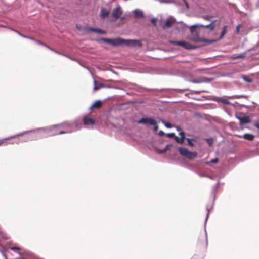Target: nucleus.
<instances>
[{"instance_id":"20","label":"nucleus","mask_w":259,"mask_h":259,"mask_svg":"<svg viewBox=\"0 0 259 259\" xmlns=\"http://www.w3.org/2000/svg\"><path fill=\"white\" fill-rule=\"evenodd\" d=\"M102 105V102L101 101H97L92 105L91 108H100Z\"/></svg>"},{"instance_id":"28","label":"nucleus","mask_w":259,"mask_h":259,"mask_svg":"<svg viewBox=\"0 0 259 259\" xmlns=\"http://www.w3.org/2000/svg\"><path fill=\"white\" fill-rule=\"evenodd\" d=\"M211 17L208 15L203 16V18L206 20L210 21Z\"/></svg>"},{"instance_id":"34","label":"nucleus","mask_w":259,"mask_h":259,"mask_svg":"<svg viewBox=\"0 0 259 259\" xmlns=\"http://www.w3.org/2000/svg\"><path fill=\"white\" fill-rule=\"evenodd\" d=\"M45 46H46L47 48H48L49 49H50V50H51V51H53V52H55V53H56L59 54V53L57 51L54 50L53 49L51 48V47H49V46H47V45H45Z\"/></svg>"},{"instance_id":"2","label":"nucleus","mask_w":259,"mask_h":259,"mask_svg":"<svg viewBox=\"0 0 259 259\" xmlns=\"http://www.w3.org/2000/svg\"><path fill=\"white\" fill-rule=\"evenodd\" d=\"M101 40L103 42L111 45L112 46L117 47L123 45L124 39L118 37L115 39L103 38Z\"/></svg>"},{"instance_id":"15","label":"nucleus","mask_w":259,"mask_h":259,"mask_svg":"<svg viewBox=\"0 0 259 259\" xmlns=\"http://www.w3.org/2000/svg\"><path fill=\"white\" fill-rule=\"evenodd\" d=\"M83 123L84 125H93L95 124V120L91 118L85 117L83 119Z\"/></svg>"},{"instance_id":"10","label":"nucleus","mask_w":259,"mask_h":259,"mask_svg":"<svg viewBox=\"0 0 259 259\" xmlns=\"http://www.w3.org/2000/svg\"><path fill=\"white\" fill-rule=\"evenodd\" d=\"M215 21H213L211 22V24L207 25L200 24L199 27L207 28V29H209V30H210L211 31H213L214 30L215 27Z\"/></svg>"},{"instance_id":"9","label":"nucleus","mask_w":259,"mask_h":259,"mask_svg":"<svg viewBox=\"0 0 259 259\" xmlns=\"http://www.w3.org/2000/svg\"><path fill=\"white\" fill-rule=\"evenodd\" d=\"M85 31L87 32H94V33H97L98 34H104L106 33V31L104 30H103L100 29H96V28H92V27H87L85 28Z\"/></svg>"},{"instance_id":"21","label":"nucleus","mask_w":259,"mask_h":259,"mask_svg":"<svg viewBox=\"0 0 259 259\" xmlns=\"http://www.w3.org/2000/svg\"><path fill=\"white\" fill-rule=\"evenodd\" d=\"M134 16L136 18H141L143 16L142 11L139 9H136L134 11Z\"/></svg>"},{"instance_id":"7","label":"nucleus","mask_w":259,"mask_h":259,"mask_svg":"<svg viewBox=\"0 0 259 259\" xmlns=\"http://www.w3.org/2000/svg\"><path fill=\"white\" fill-rule=\"evenodd\" d=\"M139 124H145L154 125L156 124V121L152 118H142L138 122Z\"/></svg>"},{"instance_id":"23","label":"nucleus","mask_w":259,"mask_h":259,"mask_svg":"<svg viewBox=\"0 0 259 259\" xmlns=\"http://www.w3.org/2000/svg\"><path fill=\"white\" fill-rule=\"evenodd\" d=\"M200 25H192L190 27V30L191 33L195 32L196 28L199 27Z\"/></svg>"},{"instance_id":"6","label":"nucleus","mask_w":259,"mask_h":259,"mask_svg":"<svg viewBox=\"0 0 259 259\" xmlns=\"http://www.w3.org/2000/svg\"><path fill=\"white\" fill-rule=\"evenodd\" d=\"M123 11L120 6H118L115 9H113L112 15L116 20L118 19L121 15L122 14Z\"/></svg>"},{"instance_id":"30","label":"nucleus","mask_w":259,"mask_h":259,"mask_svg":"<svg viewBox=\"0 0 259 259\" xmlns=\"http://www.w3.org/2000/svg\"><path fill=\"white\" fill-rule=\"evenodd\" d=\"M151 23L154 25H156L157 19L156 18H153L151 20Z\"/></svg>"},{"instance_id":"1","label":"nucleus","mask_w":259,"mask_h":259,"mask_svg":"<svg viewBox=\"0 0 259 259\" xmlns=\"http://www.w3.org/2000/svg\"><path fill=\"white\" fill-rule=\"evenodd\" d=\"M24 135V137L22 138H18V140L15 141L16 143H18V142H23V141H27L29 140H31L33 139V136L30 134H28L27 132H25L23 133H21L18 134L17 135H15L9 138H6L3 139H0V146H1L3 144L5 143L7 140L12 139L15 138L17 137L22 136Z\"/></svg>"},{"instance_id":"5","label":"nucleus","mask_w":259,"mask_h":259,"mask_svg":"<svg viewBox=\"0 0 259 259\" xmlns=\"http://www.w3.org/2000/svg\"><path fill=\"white\" fill-rule=\"evenodd\" d=\"M123 44H125L128 47L138 46L140 47L142 46V44L140 40L133 39H124Z\"/></svg>"},{"instance_id":"33","label":"nucleus","mask_w":259,"mask_h":259,"mask_svg":"<svg viewBox=\"0 0 259 259\" xmlns=\"http://www.w3.org/2000/svg\"><path fill=\"white\" fill-rule=\"evenodd\" d=\"M218 162V158H215L212 160H211V163H216Z\"/></svg>"},{"instance_id":"17","label":"nucleus","mask_w":259,"mask_h":259,"mask_svg":"<svg viewBox=\"0 0 259 259\" xmlns=\"http://www.w3.org/2000/svg\"><path fill=\"white\" fill-rule=\"evenodd\" d=\"M191 39L195 42H206L207 41V40L206 39L200 38L198 35L193 37Z\"/></svg>"},{"instance_id":"3","label":"nucleus","mask_w":259,"mask_h":259,"mask_svg":"<svg viewBox=\"0 0 259 259\" xmlns=\"http://www.w3.org/2000/svg\"><path fill=\"white\" fill-rule=\"evenodd\" d=\"M178 150L181 155L184 156L189 159H192L195 157L197 155L196 152H192L189 151L185 148L180 147Z\"/></svg>"},{"instance_id":"8","label":"nucleus","mask_w":259,"mask_h":259,"mask_svg":"<svg viewBox=\"0 0 259 259\" xmlns=\"http://www.w3.org/2000/svg\"><path fill=\"white\" fill-rule=\"evenodd\" d=\"M62 125H54L52 127V129L51 130L52 132L54 135H57V134H62L64 133H66V132L63 131L61 130H60L59 128L61 127Z\"/></svg>"},{"instance_id":"40","label":"nucleus","mask_w":259,"mask_h":259,"mask_svg":"<svg viewBox=\"0 0 259 259\" xmlns=\"http://www.w3.org/2000/svg\"><path fill=\"white\" fill-rule=\"evenodd\" d=\"M184 2L185 3V5H186V7L187 8H189V5H188V3L185 0H184Z\"/></svg>"},{"instance_id":"19","label":"nucleus","mask_w":259,"mask_h":259,"mask_svg":"<svg viewBox=\"0 0 259 259\" xmlns=\"http://www.w3.org/2000/svg\"><path fill=\"white\" fill-rule=\"evenodd\" d=\"M94 90L96 91L104 87V85L101 83L98 82L96 80L94 81Z\"/></svg>"},{"instance_id":"41","label":"nucleus","mask_w":259,"mask_h":259,"mask_svg":"<svg viewBox=\"0 0 259 259\" xmlns=\"http://www.w3.org/2000/svg\"><path fill=\"white\" fill-rule=\"evenodd\" d=\"M192 92L193 93H194V94H199L201 92L200 91H192Z\"/></svg>"},{"instance_id":"31","label":"nucleus","mask_w":259,"mask_h":259,"mask_svg":"<svg viewBox=\"0 0 259 259\" xmlns=\"http://www.w3.org/2000/svg\"><path fill=\"white\" fill-rule=\"evenodd\" d=\"M220 101H221L223 103H224L226 104H227V105L230 103V102L226 99L220 100Z\"/></svg>"},{"instance_id":"18","label":"nucleus","mask_w":259,"mask_h":259,"mask_svg":"<svg viewBox=\"0 0 259 259\" xmlns=\"http://www.w3.org/2000/svg\"><path fill=\"white\" fill-rule=\"evenodd\" d=\"M174 23V21L171 19L167 20L166 21V22H165V25H164V28H170L172 26Z\"/></svg>"},{"instance_id":"22","label":"nucleus","mask_w":259,"mask_h":259,"mask_svg":"<svg viewBox=\"0 0 259 259\" xmlns=\"http://www.w3.org/2000/svg\"><path fill=\"white\" fill-rule=\"evenodd\" d=\"M242 78L246 82H248V83H251L252 82V79L249 78L248 77L245 76V75H242Z\"/></svg>"},{"instance_id":"11","label":"nucleus","mask_w":259,"mask_h":259,"mask_svg":"<svg viewBox=\"0 0 259 259\" xmlns=\"http://www.w3.org/2000/svg\"><path fill=\"white\" fill-rule=\"evenodd\" d=\"M177 130L178 131H180L179 134L181 136V137L179 138V141H178V143L180 144H183L184 143L185 139H186V138L185 137V133L183 131H181V128L180 127H177Z\"/></svg>"},{"instance_id":"39","label":"nucleus","mask_w":259,"mask_h":259,"mask_svg":"<svg viewBox=\"0 0 259 259\" xmlns=\"http://www.w3.org/2000/svg\"><path fill=\"white\" fill-rule=\"evenodd\" d=\"M176 141L178 143V141H179V137L178 136L174 137Z\"/></svg>"},{"instance_id":"4","label":"nucleus","mask_w":259,"mask_h":259,"mask_svg":"<svg viewBox=\"0 0 259 259\" xmlns=\"http://www.w3.org/2000/svg\"><path fill=\"white\" fill-rule=\"evenodd\" d=\"M170 42L172 45L181 46L187 49H192L195 48L191 44L185 41H170Z\"/></svg>"},{"instance_id":"16","label":"nucleus","mask_w":259,"mask_h":259,"mask_svg":"<svg viewBox=\"0 0 259 259\" xmlns=\"http://www.w3.org/2000/svg\"><path fill=\"white\" fill-rule=\"evenodd\" d=\"M246 56V53L244 52L240 54H233L231 56V58L233 59H237L239 58H244Z\"/></svg>"},{"instance_id":"29","label":"nucleus","mask_w":259,"mask_h":259,"mask_svg":"<svg viewBox=\"0 0 259 259\" xmlns=\"http://www.w3.org/2000/svg\"><path fill=\"white\" fill-rule=\"evenodd\" d=\"M167 136L169 138H174V137H175V134L174 133H170L167 134Z\"/></svg>"},{"instance_id":"32","label":"nucleus","mask_w":259,"mask_h":259,"mask_svg":"<svg viewBox=\"0 0 259 259\" xmlns=\"http://www.w3.org/2000/svg\"><path fill=\"white\" fill-rule=\"evenodd\" d=\"M169 145H166L165 148H164L163 149H162V150L161 151V152H166V150H167L169 149Z\"/></svg>"},{"instance_id":"12","label":"nucleus","mask_w":259,"mask_h":259,"mask_svg":"<svg viewBox=\"0 0 259 259\" xmlns=\"http://www.w3.org/2000/svg\"><path fill=\"white\" fill-rule=\"evenodd\" d=\"M238 118L239 120L240 124H244L250 122V119L247 116H245L243 117H238Z\"/></svg>"},{"instance_id":"14","label":"nucleus","mask_w":259,"mask_h":259,"mask_svg":"<svg viewBox=\"0 0 259 259\" xmlns=\"http://www.w3.org/2000/svg\"><path fill=\"white\" fill-rule=\"evenodd\" d=\"M109 15V12L106 9L102 8L101 10L100 17L102 19H105L108 17Z\"/></svg>"},{"instance_id":"35","label":"nucleus","mask_w":259,"mask_h":259,"mask_svg":"<svg viewBox=\"0 0 259 259\" xmlns=\"http://www.w3.org/2000/svg\"><path fill=\"white\" fill-rule=\"evenodd\" d=\"M154 126V130L155 131H157L158 129V126L157 125V123L156 124L153 125Z\"/></svg>"},{"instance_id":"24","label":"nucleus","mask_w":259,"mask_h":259,"mask_svg":"<svg viewBox=\"0 0 259 259\" xmlns=\"http://www.w3.org/2000/svg\"><path fill=\"white\" fill-rule=\"evenodd\" d=\"M186 140L188 142V145H189L191 147L194 146V144L192 142L193 141H195V140L194 139L186 138Z\"/></svg>"},{"instance_id":"13","label":"nucleus","mask_w":259,"mask_h":259,"mask_svg":"<svg viewBox=\"0 0 259 259\" xmlns=\"http://www.w3.org/2000/svg\"><path fill=\"white\" fill-rule=\"evenodd\" d=\"M239 137L240 138H243L244 139L249 141H252L254 138V136L250 133H246L242 136H239Z\"/></svg>"},{"instance_id":"25","label":"nucleus","mask_w":259,"mask_h":259,"mask_svg":"<svg viewBox=\"0 0 259 259\" xmlns=\"http://www.w3.org/2000/svg\"><path fill=\"white\" fill-rule=\"evenodd\" d=\"M227 26H225L223 28V29L222 30V32L221 33V36H220V39L222 38L223 36L225 35V34L226 33L227 31Z\"/></svg>"},{"instance_id":"37","label":"nucleus","mask_w":259,"mask_h":259,"mask_svg":"<svg viewBox=\"0 0 259 259\" xmlns=\"http://www.w3.org/2000/svg\"><path fill=\"white\" fill-rule=\"evenodd\" d=\"M254 126L259 130V123H255Z\"/></svg>"},{"instance_id":"44","label":"nucleus","mask_w":259,"mask_h":259,"mask_svg":"<svg viewBox=\"0 0 259 259\" xmlns=\"http://www.w3.org/2000/svg\"><path fill=\"white\" fill-rule=\"evenodd\" d=\"M162 150H159V151H158V153H163V152H161V151H162Z\"/></svg>"},{"instance_id":"27","label":"nucleus","mask_w":259,"mask_h":259,"mask_svg":"<svg viewBox=\"0 0 259 259\" xmlns=\"http://www.w3.org/2000/svg\"><path fill=\"white\" fill-rule=\"evenodd\" d=\"M10 249L12 250H14L15 251H17L20 250V248L17 247H11Z\"/></svg>"},{"instance_id":"26","label":"nucleus","mask_w":259,"mask_h":259,"mask_svg":"<svg viewBox=\"0 0 259 259\" xmlns=\"http://www.w3.org/2000/svg\"><path fill=\"white\" fill-rule=\"evenodd\" d=\"M162 122L164 124L165 126L167 128H171L172 125L170 123L165 122L164 121H162Z\"/></svg>"},{"instance_id":"36","label":"nucleus","mask_w":259,"mask_h":259,"mask_svg":"<svg viewBox=\"0 0 259 259\" xmlns=\"http://www.w3.org/2000/svg\"><path fill=\"white\" fill-rule=\"evenodd\" d=\"M158 134L159 136H162L165 134V133L162 131H159Z\"/></svg>"},{"instance_id":"38","label":"nucleus","mask_w":259,"mask_h":259,"mask_svg":"<svg viewBox=\"0 0 259 259\" xmlns=\"http://www.w3.org/2000/svg\"><path fill=\"white\" fill-rule=\"evenodd\" d=\"M240 26V25H238L236 27L237 33H239Z\"/></svg>"},{"instance_id":"43","label":"nucleus","mask_w":259,"mask_h":259,"mask_svg":"<svg viewBox=\"0 0 259 259\" xmlns=\"http://www.w3.org/2000/svg\"><path fill=\"white\" fill-rule=\"evenodd\" d=\"M4 256H5L6 259H8L7 256H6V255L5 253H4Z\"/></svg>"},{"instance_id":"42","label":"nucleus","mask_w":259,"mask_h":259,"mask_svg":"<svg viewBox=\"0 0 259 259\" xmlns=\"http://www.w3.org/2000/svg\"><path fill=\"white\" fill-rule=\"evenodd\" d=\"M178 90L179 91V92L180 93H181V92H183L185 91H188L189 90L188 89H184V90Z\"/></svg>"}]
</instances>
